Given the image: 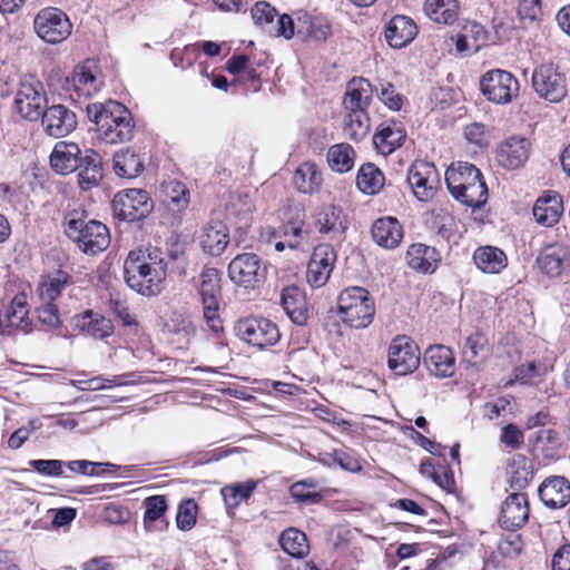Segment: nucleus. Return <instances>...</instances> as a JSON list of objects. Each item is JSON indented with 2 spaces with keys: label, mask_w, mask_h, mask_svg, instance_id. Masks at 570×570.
<instances>
[{
  "label": "nucleus",
  "mask_w": 570,
  "mask_h": 570,
  "mask_svg": "<svg viewBox=\"0 0 570 570\" xmlns=\"http://www.w3.org/2000/svg\"><path fill=\"white\" fill-rule=\"evenodd\" d=\"M87 117L92 121L99 137L107 144H121L134 137L135 124L130 111L120 102L89 104Z\"/></svg>",
  "instance_id": "f03ea898"
},
{
  "label": "nucleus",
  "mask_w": 570,
  "mask_h": 570,
  "mask_svg": "<svg viewBox=\"0 0 570 570\" xmlns=\"http://www.w3.org/2000/svg\"><path fill=\"white\" fill-rule=\"evenodd\" d=\"M3 321L4 327H13L21 331H28L30 322L28 318L27 304L23 297H14V299L6 309Z\"/></svg>",
  "instance_id": "09e8293b"
},
{
  "label": "nucleus",
  "mask_w": 570,
  "mask_h": 570,
  "mask_svg": "<svg viewBox=\"0 0 570 570\" xmlns=\"http://www.w3.org/2000/svg\"><path fill=\"white\" fill-rule=\"evenodd\" d=\"M534 444L543 450L547 458H554L557 450L560 448L558 433L551 429L540 430L535 433Z\"/></svg>",
  "instance_id": "13d9d810"
},
{
  "label": "nucleus",
  "mask_w": 570,
  "mask_h": 570,
  "mask_svg": "<svg viewBox=\"0 0 570 570\" xmlns=\"http://www.w3.org/2000/svg\"><path fill=\"white\" fill-rule=\"evenodd\" d=\"M498 550L505 558H515L522 551V541L519 534L512 533L502 538L498 544Z\"/></svg>",
  "instance_id": "774afa93"
},
{
  "label": "nucleus",
  "mask_w": 570,
  "mask_h": 570,
  "mask_svg": "<svg viewBox=\"0 0 570 570\" xmlns=\"http://www.w3.org/2000/svg\"><path fill=\"white\" fill-rule=\"evenodd\" d=\"M488 199V187L484 180L478 178L474 183L468 184L459 196H456V200L462 203L463 205L472 208H480L485 204Z\"/></svg>",
  "instance_id": "8fccbe9b"
},
{
  "label": "nucleus",
  "mask_w": 570,
  "mask_h": 570,
  "mask_svg": "<svg viewBox=\"0 0 570 570\" xmlns=\"http://www.w3.org/2000/svg\"><path fill=\"white\" fill-rule=\"evenodd\" d=\"M337 307L342 321L350 327L365 328L374 320V299L364 287L353 286L342 291L337 297Z\"/></svg>",
  "instance_id": "20e7f679"
},
{
  "label": "nucleus",
  "mask_w": 570,
  "mask_h": 570,
  "mask_svg": "<svg viewBox=\"0 0 570 570\" xmlns=\"http://www.w3.org/2000/svg\"><path fill=\"white\" fill-rule=\"evenodd\" d=\"M197 292L203 305V316L209 330L215 334L223 332V321L218 314L222 292L218 269L205 267L202 271Z\"/></svg>",
  "instance_id": "39448f33"
},
{
  "label": "nucleus",
  "mask_w": 570,
  "mask_h": 570,
  "mask_svg": "<svg viewBox=\"0 0 570 570\" xmlns=\"http://www.w3.org/2000/svg\"><path fill=\"white\" fill-rule=\"evenodd\" d=\"M70 283V276L63 272L58 271L53 276L40 283L38 293L42 302L53 303L60 296L66 286Z\"/></svg>",
  "instance_id": "de8ad7c7"
},
{
  "label": "nucleus",
  "mask_w": 570,
  "mask_h": 570,
  "mask_svg": "<svg viewBox=\"0 0 570 570\" xmlns=\"http://www.w3.org/2000/svg\"><path fill=\"white\" fill-rule=\"evenodd\" d=\"M154 208L148 193L140 188H128L116 194L112 210L119 219L136 222L147 217Z\"/></svg>",
  "instance_id": "1a4fd4ad"
},
{
  "label": "nucleus",
  "mask_w": 570,
  "mask_h": 570,
  "mask_svg": "<svg viewBox=\"0 0 570 570\" xmlns=\"http://www.w3.org/2000/svg\"><path fill=\"white\" fill-rule=\"evenodd\" d=\"M109 311L115 315V317L121 323L122 326L129 327L131 330H137L138 322L136 316L130 312L125 302L120 301L118 297H110Z\"/></svg>",
  "instance_id": "5fc2aeb1"
},
{
  "label": "nucleus",
  "mask_w": 570,
  "mask_h": 570,
  "mask_svg": "<svg viewBox=\"0 0 570 570\" xmlns=\"http://www.w3.org/2000/svg\"><path fill=\"white\" fill-rule=\"evenodd\" d=\"M463 33L470 40L472 51H479L488 41V32L485 28L475 21L468 22L463 27Z\"/></svg>",
  "instance_id": "bf43d9fd"
},
{
  "label": "nucleus",
  "mask_w": 570,
  "mask_h": 570,
  "mask_svg": "<svg viewBox=\"0 0 570 570\" xmlns=\"http://www.w3.org/2000/svg\"><path fill=\"white\" fill-rule=\"evenodd\" d=\"M540 500L550 509H561L570 502V481L561 475L547 478L538 490Z\"/></svg>",
  "instance_id": "4be33fe9"
},
{
  "label": "nucleus",
  "mask_w": 570,
  "mask_h": 570,
  "mask_svg": "<svg viewBox=\"0 0 570 570\" xmlns=\"http://www.w3.org/2000/svg\"><path fill=\"white\" fill-rule=\"evenodd\" d=\"M46 107L47 96L42 85L33 79L21 81L14 98V110L23 119L37 121Z\"/></svg>",
  "instance_id": "ddd939ff"
},
{
  "label": "nucleus",
  "mask_w": 570,
  "mask_h": 570,
  "mask_svg": "<svg viewBox=\"0 0 570 570\" xmlns=\"http://www.w3.org/2000/svg\"><path fill=\"white\" fill-rule=\"evenodd\" d=\"M196 510L197 504L193 499L181 502L176 515L177 528L183 531L190 530L196 523Z\"/></svg>",
  "instance_id": "4d7b16f0"
},
{
  "label": "nucleus",
  "mask_w": 570,
  "mask_h": 570,
  "mask_svg": "<svg viewBox=\"0 0 570 570\" xmlns=\"http://www.w3.org/2000/svg\"><path fill=\"white\" fill-rule=\"evenodd\" d=\"M523 432L513 423L507 424L501 430L500 441L507 448L517 450L523 444Z\"/></svg>",
  "instance_id": "338daca9"
},
{
  "label": "nucleus",
  "mask_w": 570,
  "mask_h": 570,
  "mask_svg": "<svg viewBox=\"0 0 570 570\" xmlns=\"http://www.w3.org/2000/svg\"><path fill=\"white\" fill-rule=\"evenodd\" d=\"M267 33L275 37L291 39L294 36V22L288 14H282L275 18L274 23L267 29Z\"/></svg>",
  "instance_id": "69168bd1"
},
{
  "label": "nucleus",
  "mask_w": 570,
  "mask_h": 570,
  "mask_svg": "<svg viewBox=\"0 0 570 570\" xmlns=\"http://www.w3.org/2000/svg\"><path fill=\"white\" fill-rule=\"evenodd\" d=\"M40 119L45 132L55 138L65 137L77 127L76 114L60 104L46 107Z\"/></svg>",
  "instance_id": "aec40b11"
},
{
  "label": "nucleus",
  "mask_w": 570,
  "mask_h": 570,
  "mask_svg": "<svg viewBox=\"0 0 570 570\" xmlns=\"http://www.w3.org/2000/svg\"><path fill=\"white\" fill-rule=\"evenodd\" d=\"M377 97L391 110L397 111L402 108L403 97L395 91L394 86L390 82L381 83Z\"/></svg>",
  "instance_id": "680f3d73"
},
{
  "label": "nucleus",
  "mask_w": 570,
  "mask_h": 570,
  "mask_svg": "<svg viewBox=\"0 0 570 570\" xmlns=\"http://www.w3.org/2000/svg\"><path fill=\"white\" fill-rule=\"evenodd\" d=\"M315 228L331 240L342 242L348 227L347 216L342 207L324 205L315 214Z\"/></svg>",
  "instance_id": "a211bd4d"
},
{
  "label": "nucleus",
  "mask_w": 570,
  "mask_h": 570,
  "mask_svg": "<svg viewBox=\"0 0 570 570\" xmlns=\"http://www.w3.org/2000/svg\"><path fill=\"white\" fill-rule=\"evenodd\" d=\"M281 305L291 321L305 325L308 320V308L304 292L297 286H288L282 291Z\"/></svg>",
  "instance_id": "bb28decb"
},
{
  "label": "nucleus",
  "mask_w": 570,
  "mask_h": 570,
  "mask_svg": "<svg viewBox=\"0 0 570 570\" xmlns=\"http://www.w3.org/2000/svg\"><path fill=\"white\" fill-rule=\"evenodd\" d=\"M370 128L371 122L367 111H347L343 126V132L346 138L360 141L368 135Z\"/></svg>",
  "instance_id": "a18cd8bd"
},
{
  "label": "nucleus",
  "mask_w": 570,
  "mask_h": 570,
  "mask_svg": "<svg viewBox=\"0 0 570 570\" xmlns=\"http://www.w3.org/2000/svg\"><path fill=\"white\" fill-rule=\"evenodd\" d=\"M293 184L302 194H317L323 185L322 171L314 161H304L295 169Z\"/></svg>",
  "instance_id": "72a5a7b5"
},
{
  "label": "nucleus",
  "mask_w": 570,
  "mask_h": 570,
  "mask_svg": "<svg viewBox=\"0 0 570 570\" xmlns=\"http://www.w3.org/2000/svg\"><path fill=\"white\" fill-rule=\"evenodd\" d=\"M405 258L412 269L428 274L436 269L441 255L434 247L417 243L407 248Z\"/></svg>",
  "instance_id": "c756f323"
},
{
  "label": "nucleus",
  "mask_w": 570,
  "mask_h": 570,
  "mask_svg": "<svg viewBox=\"0 0 570 570\" xmlns=\"http://www.w3.org/2000/svg\"><path fill=\"white\" fill-rule=\"evenodd\" d=\"M529 519L528 497L523 492H513L507 497L501 507L499 524L508 531L523 527Z\"/></svg>",
  "instance_id": "412c9836"
},
{
  "label": "nucleus",
  "mask_w": 570,
  "mask_h": 570,
  "mask_svg": "<svg viewBox=\"0 0 570 570\" xmlns=\"http://www.w3.org/2000/svg\"><path fill=\"white\" fill-rule=\"evenodd\" d=\"M29 465L38 473L46 476H61L65 462L60 460H31Z\"/></svg>",
  "instance_id": "e2e57ef3"
},
{
  "label": "nucleus",
  "mask_w": 570,
  "mask_h": 570,
  "mask_svg": "<svg viewBox=\"0 0 570 570\" xmlns=\"http://www.w3.org/2000/svg\"><path fill=\"white\" fill-rule=\"evenodd\" d=\"M112 161L116 175L121 178H136L145 168L144 158L130 148L115 153Z\"/></svg>",
  "instance_id": "e433bc0d"
},
{
  "label": "nucleus",
  "mask_w": 570,
  "mask_h": 570,
  "mask_svg": "<svg viewBox=\"0 0 570 570\" xmlns=\"http://www.w3.org/2000/svg\"><path fill=\"white\" fill-rule=\"evenodd\" d=\"M482 174L476 166L470 163H458L456 166L452 165L445 171V183L451 195L456 199L468 184L474 183L475 179L481 178Z\"/></svg>",
  "instance_id": "473e14b6"
},
{
  "label": "nucleus",
  "mask_w": 570,
  "mask_h": 570,
  "mask_svg": "<svg viewBox=\"0 0 570 570\" xmlns=\"http://www.w3.org/2000/svg\"><path fill=\"white\" fill-rule=\"evenodd\" d=\"M165 203L174 212H181L189 205V189L180 181L169 180L161 185Z\"/></svg>",
  "instance_id": "49530a36"
},
{
  "label": "nucleus",
  "mask_w": 570,
  "mask_h": 570,
  "mask_svg": "<svg viewBox=\"0 0 570 570\" xmlns=\"http://www.w3.org/2000/svg\"><path fill=\"white\" fill-rule=\"evenodd\" d=\"M127 258L144 264L150 268H157L159 274L167 277V261H165V252L157 246L148 245L146 247L130 250Z\"/></svg>",
  "instance_id": "a19ab883"
},
{
  "label": "nucleus",
  "mask_w": 570,
  "mask_h": 570,
  "mask_svg": "<svg viewBox=\"0 0 570 570\" xmlns=\"http://www.w3.org/2000/svg\"><path fill=\"white\" fill-rule=\"evenodd\" d=\"M373 88L365 78H353L348 81L343 99L346 111H366L372 101Z\"/></svg>",
  "instance_id": "c85d7f7f"
},
{
  "label": "nucleus",
  "mask_w": 570,
  "mask_h": 570,
  "mask_svg": "<svg viewBox=\"0 0 570 570\" xmlns=\"http://www.w3.org/2000/svg\"><path fill=\"white\" fill-rule=\"evenodd\" d=\"M424 364L430 374L443 379L455 372V357L452 350L444 345H434L426 348Z\"/></svg>",
  "instance_id": "5701e85b"
},
{
  "label": "nucleus",
  "mask_w": 570,
  "mask_h": 570,
  "mask_svg": "<svg viewBox=\"0 0 570 570\" xmlns=\"http://www.w3.org/2000/svg\"><path fill=\"white\" fill-rule=\"evenodd\" d=\"M424 11L436 23L452 24L458 19L459 4L456 0H426Z\"/></svg>",
  "instance_id": "ea45409f"
},
{
  "label": "nucleus",
  "mask_w": 570,
  "mask_h": 570,
  "mask_svg": "<svg viewBox=\"0 0 570 570\" xmlns=\"http://www.w3.org/2000/svg\"><path fill=\"white\" fill-rule=\"evenodd\" d=\"M124 279L126 284L138 294L147 297L159 295L165 285L166 277L157 268L126 258L124 263Z\"/></svg>",
  "instance_id": "6e6552de"
},
{
  "label": "nucleus",
  "mask_w": 570,
  "mask_h": 570,
  "mask_svg": "<svg viewBox=\"0 0 570 570\" xmlns=\"http://www.w3.org/2000/svg\"><path fill=\"white\" fill-rule=\"evenodd\" d=\"M420 350L416 343L406 335H396L387 351V366L396 375L413 373L420 365Z\"/></svg>",
  "instance_id": "9b49d317"
},
{
  "label": "nucleus",
  "mask_w": 570,
  "mask_h": 570,
  "mask_svg": "<svg viewBox=\"0 0 570 570\" xmlns=\"http://www.w3.org/2000/svg\"><path fill=\"white\" fill-rule=\"evenodd\" d=\"M66 235L89 255L105 250L110 244L108 227L98 220H85L83 210H71L65 215Z\"/></svg>",
  "instance_id": "7ed1b4c3"
},
{
  "label": "nucleus",
  "mask_w": 570,
  "mask_h": 570,
  "mask_svg": "<svg viewBox=\"0 0 570 570\" xmlns=\"http://www.w3.org/2000/svg\"><path fill=\"white\" fill-rule=\"evenodd\" d=\"M316 482L313 480H303L295 482L291 485V495L299 502L317 503L321 501L322 495L315 491Z\"/></svg>",
  "instance_id": "864d4df0"
},
{
  "label": "nucleus",
  "mask_w": 570,
  "mask_h": 570,
  "mask_svg": "<svg viewBox=\"0 0 570 570\" xmlns=\"http://www.w3.org/2000/svg\"><path fill=\"white\" fill-rule=\"evenodd\" d=\"M406 138V131L401 122L390 120L382 122L373 136L376 150L386 156L401 147Z\"/></svg>",
  "instance_id": "b1692460"
},
{
  "label": "nucleus",
  "mask_w": 570,
  "mask_h": 570,
  "mask_svg": "<svg viewBox=\"0 0 570 570\" xmlns=\"http://www.w3.org/2000/svg\"><path fill=\"white\" fill-rule=\"evenodd\" d=\"M326 157L331 169L343 174L353 168L355 151L351 145L341 142L331 146Z\"/></svg>",
  "instance_id": "c03bdc74"
},
{
  "label": "nucleus",
  "mask_w": 570,
  "mask_h": 570,
  "mask_svg": "<svg viewBox=\"0 0 570 570\" xmlns=\"http://www.w3.org/2000/svg\"><path fill=\"white\" fill-rule=\"evenodd\" d=\"M266 267L254 253H243L228 264V277L236 285L255 287L265 279Z\"/></svg>",
  "instance_id": "4468645a"
},
{
  "label": "nucleus",
  "mask_w": 570,
  "mask_h": 570,
  "mask_svg": "<svg viewBox=\"0 0 570 570\" xmlns=\"http://www.w3.org/2000/svg\"><path fill=\"white\" fill-rule=\"evenodd\" d=\"M73 325L82 333L95 338H106L114 333L112 322L98 312L88 309L73 316Z\"/></svg>",
  "instance_id": "cd10ccee"
},
{
  "label": "nucleus",
  "mask_w": 570,
  "mask_h": 570,
  "mask_svg": "<svg viewBox=\"0 0 570 570\" xmlns=\"http://www.w3.org/2000/svg\"><path fill=\"white\" fill-rule=\"evenodd\" d=\"M229 242L227 226L220 220L209 222L200 235V245L205 253L212 256H219Z\"/></svg>",
  "instance_id": "2f4dec72"
},
{
  "label": "nucleus",
  "mask_w": 570,
  "mask_h": 570,
  "mask_svg": "<svg viewBox=\"0 0 570 570\" xmlns=\"http://www.w3.org/2000/svg\"><path fill=\"white\" fill-rule=\"evenodd\" d=\"M482 94L498 105L510 104L518 97L520 85L518 79L509 71L493 69L485 72L480 81Z\"/></svg>",
  "instance_id": "9d476101"
},
{
  "label": "nucleus",
  "mask_w": 570,
  "mask_h": 570,
  "mask_svg": "<svg viewBox=\"0 0 570 570\" xmlns=\"http://www.w3.org/2000/svg\"><path fill=\"white\" fill-rule=\"evenodd\" d=\"M507 475L510 488L519 492L525 489L533 479V465L527 456L515 454L509 461Z\"/></svg>",
  "instance_id": "4c0bfd02"
},
{
  "label": "nucleus",
  "mask_w": 570,
  "mask_h": 570,
  "mask_svg": "<svg viewBox=\"0 0 570 570\" xmlns=\"http://www.w3.org/2000/svg\"><path fill=\"white\" fill-rule=\"evenodd\" d=\"M417 35L415 22L405 16L393 17L385 30L387 43L393 48H403L407 46Z\"/></svg>",
  "instance_id": "7c9ffc66"
},
{
  "label": "nucleus",
  "mask_w": 570,
  "mask_h": 570,
  "mask_svg": "<svg viewBox=\"0 0 570 570\" xmlns=\"http://www.w3.org/2000/svg\"><path fill=\"white\" fill-rule=\"evenodd\" d=\"M282 549L294 558H304L309 551L307 537L296 528L284 530L279 538Z\"/></svg>",
  "instance_id": "79ce46f5"
},
{
  "label": "nucleus",
  "mask_w": 570,
  "mask_h": 570,
  "mask_svg": "<svg viewBox=\"0 0 570 570\" xmlns=\"http://www.w3.org/2000/svg\"><path fill=\"white\" fill-rule=\"evenodd\" d=\"M372 238L381 247L393 249L403 239V227L394 217H382L372 226Z\"/></svg>",
  "instance_id": "a878e982"
},
{
  "label": "nucleus",
  "mask_w": 570,
  "mask_h": 570,
  "mask_svg": "<svg viewBox=\"0 0 570 570\" xmlns=\"http://www.w3.org/2000/svg\"><path fill=\"white\" fill-rule=\"evenodd\" d=\"M531 144L525 137L511 136L500 142L495 149V160L504 169L522 167L529 158Z\"/></svg>",
  "instance_id": "6ab92c4d"
},
{
  "label": "nucleus",
  "mask_w": 570,
  "mask_h": 570,
  "mask_svg": "<svg viewBox=\"0 0 570 570\" xmlns=\"http://www.w3.org/2000/svg\"><path fill=\"white\" fill-rule=\"evenodd\" d=\"M236 336L258 350L275 345L281 333L277 325L265 317H246L236 322L234 327Z\"/></svg>",
  "instance_id": "423d86ee"
},
{
  "label": "nucleus",
  "mask_w": 570,
  "mask_h": 570,
  "mask_svg": "<svg viewBox=\"0 0 570 570\" xmlns=\"http://www.w3.org/2000/svg\"><path fill=\"white\" fill-rule=\"evenodd\" d=\"M250 13L255 24L259 26L266 32L277 17L275 8L265 1L257 2L252 8Z\"/></svg>",
  "instance_id": "6e6d98bb"
},
{
  "label": "nucleus",
  "mask_w": 570,
  "mask_h": 570,
  "mask_svg": "<svg viewBox=\"0 0 570 570\" xmlns=\"http://www.w3.org/2000/svg\"><path fill=\"white\" fill-rule=\"evenodd\" d=\"M534 92L549 102H560L567 96V77L552 62H543L532 71Z\"/></svg>",
  "instance_id": "0eeeda50"
},
{
  "label": "nucleus",
  "mask_w": 570,
  "mask_h": 570,
  "mask_svg": "<svg viewBox=\"0 0 570 570\" xmlns=\"http://www.w3.org/2000/svg\"><path fill=\"white\" fill-rule=\"evenodd\" d=\"M145 515L144 525L147 530H153V523L159 522L164 525L167 523L163 520V517L167 510V501L164 495H153L144 501Z\"/></svg>",
  "instance_id": "3c124183"
},
{
  "label": "nucleus",
  "mask_w": 570,
  "mask_h": 570,
  "mask_svg": "<svg viewBox=\"0 0 570 570\" xmlns=\"http://www.w3.org/2000/svg\"><path fill=\"white\" fill-rule=\"evenodd\" d=\"M407 181L415 197L421 202H426L435 194L439 174L432 163L415 160L409 169Z\"/></svg>",
  "instance_id": "2eb2a0df"
},
{
  "label": "nucleus",
  "mask_w": 570,
  "mask_h": 570,
  "mask_svg": "<svg viewBox=\"0 0 570 570\" xmlns=\"http://www.w3.org/2000/svg\"><path fill=\"white\" fill-rule=\"evenodd\" d=\"M50 166L59 175L78 170V184L82 190L91 189L102 179V159L94 149L83 153L76 142L58 141L50 155Z\"/></svg>",
  "instance_id": "f257e3e1"
},
{
  "label": "nucleus",
  "mask_w": 570,
  "mask_h": 570,
  "mask_svg": "<svg viewBox=\"0 0 570 570\" xmlns=\"http://www.w3.org/2000/svg\"><path fill=\"white\" fill-rule=\"evenodd\" d=\"M35 31L48 43L66 40L72 30L67 14L58 8L49 7L38 12L33 21Z\"/></svg>",
  "instance_id": "f8f14e48"
},
{
  "label": "nucleus",
  "mask_w": 570,
  "mask_h": 570,
  "mask_svg": "<svg viewBox=\"0 0 570 570\" xmlns=\"http://www.w3.org/2000/svg\"><path fill=\"white\" fill-rule=\"evenodd\" d=\"M257 482L247 481L244 483H235L230 485H226L222 489V495L225 501V504L228 508H236L239 505L242 501L247 500L253 491L256 489Z\"/></svg>",
  "instance_id": "603ef678"
},
{
  "label": "nucleus",
  "mask_w": 570,
  "mask_h": 570,
  "mask_svg": "<svg viewBox=\"0 0 570 570\" xmlns=\"http://www.w3.org/2000/svg\"><path fill=\"white\" fill-rule=\"evenodd\" d=\"M37 313L39 322L48 330L60 326L61 321L58 315V308L53 303L42 302V305L38 307Z\"/></svg>",
  "instance_id": "0e129e2a"
},
{
  "label": "nucleus",
  "mask_w": 570,
  "mask_h": 570,
  "mask_svg": "<svg viewBox=\"0 0 570 570\" xmlns=\"http://www.w3.org/2000/svg\"><path fill=\"white\" fill-rule=\"evenodd\" d=\"M539 269L549 278H560L570 272V248L563 244H548L537 257Z\"/></svg>",
  "instance_id": "f3484780"
},
{
  "label": "nucleus",
  "mask_w": 570,
  "mask_h": 570,
  "mask_svg": "<svg viewBox=\"0 0 570 570\" xmlns=\"http://www.w3.org/2000/svg\"><path fill=\"white\" fill-rule=\"evenodd\" d=\"M67 81L79 97L86 98L97 94L102 86V81L97 78L88 62L77 66L71 78H67Z\"/></svg>",
  "instance_id": "f704fd0d"
},
{
  "label": "nucleus",
  "mask_w": 570,
  "mask_h": 570,
  "mask_svg": "<svg viewBox=\"0 0 570 570\" xmlns=\"http://www.w3.org/2000/svg\"><path fill=\"white\" fill-rule=\"evenodd\" d=\"M488 338L480 332L472 333L462 348V361L466 367H478L488 356Z\"/></svg>",
  "instance_id": "58836bf2"
},
{
  "label": "nucleus",
  "mask_w": 570,
  "mask_h": 570,
  "mask_svg": "<svg viewBox=\"0 0 570 570\" xmlns=\"http://www.w3.org/2000/svg\"><path fill=\"white\" fill-rule=\"evenodd\" d=\"M473 261L480 271L488 274H499L508 264L505 253L494 246L478 247L473 253Z\"/></svg>",
  "instance_id": "c9c22d12"
},
{
  "label": "nucleus",
  "mask_w": 570,
  "mask_h": 570,
  "mask_svg": "<svg viewBox=\"0 0 570 570\" xmlns=\"http://www.w3.org/2000/svg\"><path fill=\"white\" fill-rule=\"evenodd\" d=\"M335 262L336 252L331 245L321 244L316 246L307 264V283L314 288L324 286L331 276Z\"/></svg>",
  "instance_id": "dca6fc26"
},
{
  "label": "nucleus",
  "mask_w": 570,
  "mask_h": 570,
  "mask_svg": "<svg viewBox=\"0 0 570 570\" xmlns=\"http://www.w3.org/2000/svg\"><path fill=\"white\" fill-rule=\"evenodd\" d=\"M331 458L334 463L338 464L345 471L355 473L362 470L360 461L355 458L353 451L348 449L334 450Z\"/></svg>",
  "instance_id": "052dcab7"
},
{
  "label": "nucleus",
  "mask_w": 570,
  "mask_h": 570,
  "mask_svg": "<svg viewBox=\"0 0 570 570\" xmlns=\"http://www.w3.org/2000/svg\"><path fill=\"white\" fill-rule=\"evenodd\" d=\"M356 185L364 194H377L384 186V175L374 164H364L358 169Z\"/></svg>",
  "instance_id": "37998d69"
},
{
  "label": "nucleus",
  "mask_w": 570,
  "mask_h": 570,
  "mask_svg": "<svg viewBox=\"0 0 570 570\" xmlns=\"http://www.w3.org/2000/svg\"><path fill=\"white\" fill-rule=\"evenodd\" d=\"M562 213V198L554 191H549L539 197L532 210L535 222L546 227L557 224Z\"/></svg>",
  "instance_id": "393cba45"
}]
</instances>
